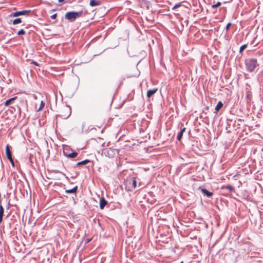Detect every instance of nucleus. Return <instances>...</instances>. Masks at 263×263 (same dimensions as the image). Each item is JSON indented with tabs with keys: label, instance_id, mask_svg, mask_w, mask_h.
Here are the masks:
<instances>
[{
	"label": "nucleus",
	"instance_id": "f257e3e1",
	"mask_svg": "<svg viewBox=\"0 0 263 263\" xmlns=\"http://www.w3.org/2000/svg\"><path fill=\"white\" fill-rule=\"evenodd\" d=\"M125 189L128 191H133L136 187L137 182L134 177L127 178L125 181Z\"/></svg>",
	"mask_w": 263,
	"mask_h": 263
},
{
	"label": "nucleus",
	"instance_id": "9b49d317",
	"mask_svg": "<svg viewBox=\"0 0 263 263\" xmlns=\"http://www.w3.org/2000/svg\"><path fill=\"white\" fill-rule=\"evenodd\" d=\"M158 91V89L157 88H154L153 89H149L147 91V97L148 98L151 97L153 95L157 92Z\"/></svg>",
	"mask_w": 263,
	"mask_h": 263
},
{
	"label": "nucleus",
	"instance_id": "dca6fc26",
	"mask_svg": "<svg viewBox=\"0 0 263 263\" xmlns=\"http://www.w3.org/2000/svg\"><path fill=\"white\" fill-rule=\"evenodd\" d=\"M77 189H78L77 186H76L72 189L66 190L65 192L66 193H68V194L76 193L77 192Z\"/></svg>",
	"mask_w": 263,
	"mask_h": 263
},
{
	"label": "nucleus",
	"instance_id": "5701e85b",
	"mask_svg": "<svg viewBox=\"0 0 263 263\" xmlns=\"http://www.w3.org/2000/svg\"><path fill=\"white\" fill-rule=\"evenodd\" d=\"M247 47V44H244L242 45L240 48L239 52H242Z\"/></svg>",
	"mask_w": 263,
	"mask_h": 263
},
{
	"label": "nucleus",
	"instance_id": "39448f33",
	"mask_svg": "<svg viewBox=\"0 0 263 263\" xmlns=\"http://www.w3.org/2000/svg\"><path fill=\"white\" fill-rule=\"evenodd\" d=\"M115 149L108 148L104 149V153L105 156H108V157H112L115 154Z\"/></svg>",
	"mask_w": 263,
	"mask_h": 263
},
{
	"label": "nucleus",
	"instance_id": "bb28decb",
	"mask_svg": "<svg viewBox=\"0 0 263 263\" xmlns=\"http://www.w3.org/2000/svg\"><path fill=\"white\" fill-rule=\"evenodd\" d=\"M57 16V14L55 13L51 16V18L52 19H55V18H56Z\"/></svg>",
	"mask_w": 263,
	"mask_h": 263
},
{
	"label": "nucleus",
	"instance_id": "b1692460",
	"mask_svg": "<svg viewBox=\"0 0 263 263\" xmlns=\"http://www.w3.org/2000/svg\"><path fill=\"white\" fill-rule=\"evenodd\" d=\"M25 33V31L24 30V29H22L20 30H19L17 32V35H23Z\"/></svg>",
	"mask_w": 263,
	"mask_h": 263
},
{
	"label": "nucleus",
	"instance_id": "aec40b11",
	"mask_svg": "<svg viewBox=\"0 0 263 263\" xmlns=\"http://www.w3.org/2000/svg\"><path fill=\"white\" fill-rule=\"evenodd\" d=\"M44 106H45V103L43 101H41V102L40 103V106H39V108L37 109V111H39L42 110L44 108Z\"/></svg>",
	"mask_w": 263,
	"mask_h": 263
},
{
	"label": "nucleus",
	"instance_id": "20e7f679",
	"mask_svg": "<svg viewBox=\"0 0 263 263\" xmlns=\"http://www.w3.org/2000/svg\"><path fill=\"white\" fill-rule=\"evenodd\" d=\"M69 147L68 146H65L63 149V154L65 156L68 158H76L78 154L76 152H72L70 153H67V151H68Z\"/></svg>",
	"mask_w": 263,
	"mask_h": 263
},
{
	"label": "nucleus",
	"instance_id": "f8f14e48",
	"mask_svg": "<svg viewBox=\"0 0 263 263\" xmlns=\"http://www.w3.org/2000/svg\"><path fill=\"white\" fill-rule=\"evenodd\" d=\"M201 191L204 194V195L207 196L208 197H211L213 195L212 192H210L205 189H201Z\"/></svg>",
	"mask_w": 263,
	"mask_h": 263
},
{
	"label": "nucleus",
	"instance_id": "0eeeda50",
	"mask_svg": "<svg viewBox=\"0 0 263 263\" xmlns=\"http://www.w3.org/2000/svg\"><path fill=\"white\" fill-rule=\"evenodd\" d=\"M30 10H23L21 11H17L12 13L11 15L13 17H16L20 15H25L28 12H30Z\"/></svg>",
	"mask_w": 263,
	"mask_h": 263
},
{
	"label": "nucleus",
	"instance_id": "1a4fd4ad",
	"mask_svg": "<svg viewBox=\"0 0 263 263\" xmlns=\"http://www.w3.org/2000/svg\"><path fill=\"white\" fill-rule=\"evenodd\" d=\"M107 203V201L105 200V199L104 197L101 198L99 202L100 208L101 210L103 209Z\"/></svg>",
	"mask_w": 263,
	"mask_h": 263
},
{
	"label": "nucleus",
	"instance_id": "a878e982",
	"mask_svg": "<svg viewBox=\"0 0 263 263\" xmlns=\"http://www.w3.org/2000/svg\"><path fill=\"white\" fill-rule=\"evenodd\" d=\"M8 159V160L10 161V162H11V164L12 166L13 167H14V161H13V160L12 157L11 158H9V159Z\"/></svg>",
	"mask_w": 263,
	"mask_h": 263
},
{
	"label": "nucleus",
	"instance_id": "4be33fe9",
	"mask_svg": "<svg viewBox=\"0 0 263 263\" xmlns=\"http://www.w3.org/2000/svg\"><path fill=\"white\" fill-rule=\"evenodd\" d=\"M221 5V3L220 2H217L216 4H214L212 6V8H216L219 7Z\"/></svg>",
	"mask_w": 263,
	"mask_h": 263
},
{
	"label": "nucleus",
	"instance_id": "c756f323",
	"mask_svg": "<svg viewBox=\"0 0 263 263\" xmlns=\"http://www.w3.org/2000/svg\"><path fill=\"white\" fill-rule=\"evenodd\" d=\"M63 1H64V0H59V2H62Z\"/></svg>",
	"mask_w": 263,
	"mask_h": 263
},
{
	"label": "nucleus",
	"instance_id": "4468645a",
	"mask_svg": "<svg viewBox=\"0 0 263 263\" xmlns=\"http://www.w3.org/2000/svg\"><path fill=\"white\" fill-rule=\"evenodd\" d=\"M185 130H186V128L185 127H184L182 129H181L180 132L178 133L177 137V139L179 141H180L181 139L183 134L185 131Z\"/></svg>",
	"mask_w": 263,
	"mask_h": 263
},
{
	"label": "nucleus",
	"instance_id": "9d476101",
	"mask_svg": "<svg viewBox=\"0 0 263 263\" xmlns=\"http://www.w3.org/2000/svg\"><path fill=\"white\" fill-rule=\"evenodd\" d=\"M17 99V97H13L12 98H10L8 100H6L4 104L5 106H9L11 104H12L13 102H14V101L15 100H16Z\"/></svg>",
	"mask_w": 263,
	"mask_h": 263
},
{
	"label": "nucleus",
	"instance_id": "6ab92c4d",
	"mask_svg": "<svg viewBox=\"0 0 263 263\" xmlns=\"http://www.w3.org/2000/svg\"><path fill=\"white\" fill-rule=\"evenodd\" d=\"M100 5V3L96 1L95 0H91L90 1V5L92 7L98 6Z\"/></svg>",
	"mask_w": 263,
	"mask_h": 263
},
{
	"label": "nucleus",
	"instance_id": "7ed1b4c3",
	"mask_svg": "<svg viewBox=\"0 0 263 263\" xmlns=\"http://www.w3.org/2000/svg\"><path fill=\"white\" fill-rule=\"evenodd\" d=\"M246 65L248 71L252 72L257 66V61L255 59H249L246 61Z\"/></svg>",
	"mask_w": 263,
	"mask_h": 263
},
{
	"label": "nucleus",
	"instance_id": "7c9ffc66",
	"mask_svg": "<svg viewBox=\"0 0 263 263\" xmlns=\"http://www.w3.org/2000/svg\"><path fill=\"white\" fill-rule=\"evenodd\" d=\"M181 263H183V261H181Z\"/></svg>",
	"mask_w": 263,
	"mask_h": 263
},
{
	"label": "nucleus",
	"instance_id": "2eb2a0df",
	"mask_svg": "<svg viewBox=\"0 0 263 263\" xmlns=\"http://www.w3.org/2000/svg\"><path fill=\"white\" fill-rule=\"evenodd\" d=\"M221 189H227L232 192L234 191V187L233 186L229 185V184L227 185L226 186H222L221 187Z\"/></svg>",
	"mask_w": 263,
	"mask_h": 263
},
{
	"label": "nucleus",
	"instance_id": "f03ea898",
	"mask_svg": "<svg viewBox=\"0 0 263 263\" xmlns=\"http://www.w3.org/2000/svg\"><path fill=\"white\" fill-rule=\"evenodd\" d=\"M83 12H74V11H70L66 13L65 15V17L66 19L68 20L70 22H72L76 20V19L78 17H80L82 16Z\"/></svg>",
	"mask_w": 263,
	"mask_h": 263
},
{
	"label": "nucleus",
	"instance_id": "393cba45",
	"mask_svg": "<svg viewBox=\"0 0 263 263\" xmlns=\"http://www.w3.org/2000/svg\"><path fill=\"white\" fill-rule=\"evenodd\" d=\"M181 5V3H178L176 4L173 8V9H175L176 8H179Z\"/></svg>",
	"mask_w": 263,
	"mask_h": 263
},
{
	"label": "nucleus",
	"instance_id": "ddd939ff",
	"mask_svg": "<svg viewBox=\"0 0 263 263\" xmlns=\"http://www.w3.org/2000/svg\"><path fill=\"white\" fill-rule=\"evenodd\" d=\"M223 103L221 101H219L215 106V109L216 112H218L219 110L222 107Z\"/></svg>",
	"mask_w": 263,
	"mask_h": 263
},
{
	"label": "nucleus",
	"instance_id": "423d86ee",
	"mask_svg": "<svg viewBox=\"0 0 263 263\" xmlns=\"http://www.w3.org/2000/svg\"><path fill=\"white\" fill-rule=\"evenodd\" d=\"M70 109L68 107H66L62 110L61 116L63 118L66 119L70 116Z\"/></svg>",
	"mask_w": 263,
	"mask_h": 263
},
{
	"label": "nucleus",
	"instance_id": "a211bd4d",
	"mask_svg": "<svg viewBox=\"0 0 263 263\" xmlns=\"http://www.w3.org/2000/svg\"><path fill=\"white\" fill-rule=\"evenodd\" d=\"M4 213V209L3 207V206H1V207H0V223H1L2 222Z\"/></svg>",
	"mask_w": 263,
	"mask_h": 263
},
{
	"label": "nucleus",
	"instance_id": "6e6552de",
	"mask_svg": "<svg viewBox=\"0 0 263 263\" xmlns=\"http://www.w3.org/2000/svg\"><path fill=\"white\" fill-rule=\"evenodd\" d=\"M6 154L8 159L12 157V152L10 151V146L9 144H7L6 146Z\"/></svg>",
	"mask_w": 263,
	"mask_h": 263
},
{
	"label": "nucleus",
	"instance_id": "f3484780",
	"mask_svg": "<svg viewBox=\"0 0 263 263\" xmlns=\"http://www.w3.org/2000/svg\"><path fill=\"white\" fill-rule=\"evenodd\" d=\"M89 162H90V161L89 160L86 159V160H83L82 161L78 162L76 164V166H79L80 165H85V164H87L88 163H89Z\"/></svg>",
	"mask_w": 263,
	"mask_h": 263
},
{
	"label": "nucleus",
	"instance_id": "412c9836",
	"mask_svg": "<svg viewBox=\"0 0 263 263\" xmlns=\"http://www.w3.org/2000/svg\"><path fill=\"white\" fill-rule=\"evenodd\" d=\"M22 22V20L20 18H16L13 20V24L16 25L19 23H21Z\"/></svg>",
	"mask_w": 263,
	"mask_h": 263
},
{
	"label": "nucleus",
	"instance_id": "c85d7f7f",
	"mask_svg": "<svg viewBox=\"0 0 263 263\" xmlns=\"http://www.w3.org/2000/svg\"><path fill=\"white\" fill-rule=\"evenodd\" d=\"M31 63L33 64H34V65H35L36 66H39V64L36 62H35V61H32L31 62Z\"/></svg>",
	"mask_w": 263,
	"mask_h": 263
},
{
	"label": "nucleus",
	"instance_id": "cd10ccee",
	"mask_svg": "<svg viewBox=\"0 0 263 263\" xmlns=\"http://www.w3.org/2000/svg\"><path fill=\"white\" fill-rule=\"evenodd\" d=\"M231 23H229L227 25V26H226V29L228 30L229 29V28L231 26Z\"/></svg>",
	"mask_w": 263,
	"mask_h": 263
}]
</instances>
